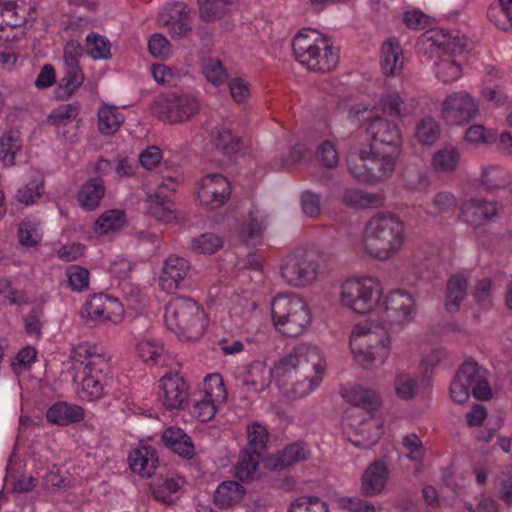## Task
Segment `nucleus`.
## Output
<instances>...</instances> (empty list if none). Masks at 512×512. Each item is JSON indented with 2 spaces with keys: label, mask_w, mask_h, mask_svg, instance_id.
Listing matches in <instances>:
<instances>
[{
  "label": "nucleus",
  "mask_w": 512,
  "mask_h": 512,
  "mask_svg": "<svg viewBox=\"0 0 512 512\" xmlns=\"http://www.w3.org/2000/svg\"><path fill=\"white\" fill-rule=\"evenodd\" d=\"M227 85L231 98L238 104L246 103L252 95V86L249 81L243 77H232L228 79Z\"/></svg>",
  "instance_id": "63"
},
{
  "label": "nucleus",
  "mask_w": 512,
  "mask_h": 512,
  "mask_svg": "<svg viewBox=\"0 0 512 512\" xmlns=\"http://www.w3.org/2000/svg\"><path fill=\"white\" fill-rule=\"evenodd\" d=\"M231 191L230 181L221 173L205 174L195 186L199 204L209 210H215L225 205L231 196Z\"/></svg>",
  "instance_id": "14"
},
{
  "label": "nucleus",
  "mask_w": 512,
  "mask_h": 512,
  "mask_svg": "<svg viewBox=\"0 0 512 512\" xmlns=\"http://www.w3.org/2000/svg\"><path fill=\"white\" fill-rule=\"evenodd\" d=\"M43 187V178L33 171L29 182L17 190L15 199L26 206L32 205L40 198Z\"/></svg>",
  "instance_id": "47"
},
{
  "label": "nucleus",
  "mask_w": 512,
  "mask_h": 512,
  "mask_svg": "<svg viewBox=\"0 0 512 512\" xmlns=\"http://www.w3.org/2000/svg\"><path fill=\"white\" fill-rule=\"evenodd\" d=\"M343 433L356 447L370 448L383 434L381 420L361 411L349 412L342 422Z\"/></svg>",
  "instance_id": "11"
},
{
  "label": "nucleus",
  "mask_w": 512,
  "mask_h": 512,
  "mask_svg": "<svg viewBox=\"0 0 512 512\" xmlns=\"http://www.w3.org/2000/svg\"><path fill=\"white\" fill-rule=\"evenodd\" d=\"M126 214L121 209H111L103 212L95 221L94 233L97 236L113 234L126 224Z\"/></svg>",
  "instance_id": "39"
},
{
  "label": "nucleus",
  "mask_w": 512,
  "mask_h": 512,
  "mask_svg": "<svg viewBox=\"0 0 512 512\" xmlns=\"http://www.w3.org/2000/svg\"><path fill=\"white\" fill-rule=\"evenodd\" d=\"M188 384L178 373L165 374L159 380V399L167 410L181 409L188 399Z\"/></svg>",
  "instance_id": "18"
},
{
  "label": "nucleus",
  "mask_w": 512,
  "mask_h": 512,
  "mask_svg": "<svg viewBox=\"0 0 512 512\" xmlns=\"http://www.w3.org/2000/svg\"><path fill=\"white\" fill-rule=\"evenodd\" d=\"M440 136V126L431 116L421 118L415 124L414 140L423 146H432Z\"/></svg>",
  "instance_id": "43"
},
{
  "label": "nucleus",
  "mask_w": 512,
  "mask_h": 512,
  "mask_svg": "<svg viewBox=\"0 0 512 512\" xmlns=\"http://www.w3.org/2000/svg\"><path fill=\"white\" fill-rule=\"evenodd\" d=\"M202 396L220 405L226 402L227 391L220 374L214 373L205 377Z\"/></svg>",
  "instance_id": "53"
},
{
  "label": "nucleus",
  "mask_w": 512,
  "mask_h": 512,
  "mask_svg": "<svg viewBox=\"0 0 512 512\" xmlns=\"http://www.w3.org/2000/svg\"><path fill=\"white\" fill-rule=\"evenodd\" d=\"M406 239L404 221L393 212L380 211L365 223L359 248L372 259L386 261L402 250Z\"/></svg>",
  "instance_id": "3"
},
{
  "label": "nucleus",
  "mask_w": 512,
  "mask_h": 512,
  "mask_svg": "<svg viewBox=\"0 0 512 512\" xmlns=\"http://www.w3.org/2000/svg\"><path fill=\"white\" fill-rule=\"evenodd\" d=\"M162 440L167 447L182 457L191 458L194 455L191 438L180 428H167L162 434Z\"/></svg>",
  "instance_id": "37"
},
{
  "label": "nucleus",
  "mask_w": 512,
  "mask_h": 512,
  "mask_svg": "<svg viewBox=\"0 0 512 512\" xmlns=\"http://www.w3.org/2000/svg\"><path fill=\"white\" fill-rule=\"evenodd\" d=\"M459 218L472 227H479L496 216L494 203L478 199L463 200L459 207Z\"/></svg>",
  "instance_id": "22"
},
{
  "label": "nucleus",
  "mask_w": 512,
  "mask_h": 512,
  "mask_svg": "<svg viewBox=\"0 0 512 512\" xmlns=\"http://www.w3.org/2000/svg\"><path fill=\"white\" fill-rule=\"evenodd\" d=\"M84 416L85 413L81 406L67 402L54 403L46 412L47 421L59 426L78 423L84 419Z\"/></svg>",
  "instance_id": "30"
},
{
  "label": "nucleus",
  "mask_w": 512,
  "mask_h": 512,
  "mask_svg": "<svg viewBox=\"0 0 512 512\" xmlns=\"http://www.w3.org/2000/svg\"><path fill=\"white\" fill-rule=\"evenodd\" d=\"M86 51L95 60H107L112 56L110 41L105 36L94 32L86 37Z\"/></svg>",
  "instance_id": "52"
},
{
  "label": "nucleus",
  "mask_w": 512,
  "mask_h": 512,
  "mask_svg": "<svg viewBox=\"0 0 512 512\" xmlns=\"http://www.w3.org/2000/svg\"><path fill=\"white\" fill-rule=\"evenodd\" d=\"M342 202L353 208H378L384 205V197L380 193L365 192L360 189H345Z\"/></svg>",
  "instance_id": "36"
},
{
  "label": "nucleus",
  "mask_w": 512,
  "mask_h": 512,
  "mask_svg": "<svg viewBox=\"0 0 512 512\" xmlns=\"http://www.w3.org/2000/svg\"><path fill=\"white\" fill-rule=\"evenodd\" d=\"M476 375L477 363L472 360L465 361L450 384V398L454 403L463 404L469 399Z\"/></svg>",
  "instance_id": "26"
},
{
  "label": "nucleus",
  "mask_w": 512,
  "mask_h": 512,
  "mask_svg": "<svg viewBox=\"0 0 512 512\" xmlns=\"http://www.w3.org/2000/svg\"><path fill=\"white\" fill-rule=\"evenodd\" d=\"M269 215L264 210L254 209L250 212L247 223L239 233L241 241L249 246L262 244L264 232L268 225Z\"/></svg>",
  "instance_id": "27"
},
{
  "label": "nucleus",
  "mask_w": 512,
  "mask_h": 512,
  "mask_svg": "<svg viewBox=\"0 0 512 512\" xmlns=\"http://www.w3.org/2000/svg\"><path fill=\"white\" fill-rule=\"evenodd\" d=\"M417 306L412 294L404 290L385 292L376 318L353 325L349 348L354 360L364 368L382 366L392 351L391 329L415 320Z\"/></svg>",
  "instance_id": "1"
},
{
  "label": "nucleus",
  "mask_w": 512,
  "mask_h": 512,
  "mask_svg": "<svg viewBox=\"0 0 512 512\" xmlns=\"http://www.w3.org/2000/svg\"><path fill=\"white\" fill-rule=\"evenodd\" d=\"M487 17L491 23L501 30L512 27V18L501 0L489 6Z\"/></svg>",
  "instance_id": "64"
},
{
  "label": "nucleus",
  "mask_w": 512,
  "mask_h": 512,
  "mask_svg": "<svg viewBox=\"0 0 512 512\" xmlns=\"http://www.w3.org/2000/svg\"><path fill=\"white\" fill-rule=\"evenodd\" d=\"M272 375L265 362L253 361L238 371L237 378L249 391L258 393L268 387Z\"/></svg>",
  "instance_id": "25"
},
{
  "label": "nucleus",
  "mask_w": 512,
  "mask_h": 512,
  "mask_svg": "<svg viewBox=\"0 0 512 512\" xmlns=\"http://www.w3.org/2000/svg\"><path fill=\"white\" fill-rule=\"evenodd\" d=\"M287 512H331L329 505L316 496H302L293 501Z\"/></svg>",
  "instance_id": "58"
},
{
  "label": "nucleus",
  "mask_w": 512,
  "mask_h": 512,
  "mask_svg": "<svg viewBox=\"0 0 512 512\" xmlns=\"http://www.w3.org/2000/svg\"><path fill=\"white\" fill-rule=\"evenodd\" d=\"M148 213L163 223H172L176 219L175 207L168 195H161V190H155L147 196Z\"/></svg>",
  "instance_id": "33"
},
{
  "label": "nucleus",
  "mask_w": 512,
  "mask_h": 512,
  "mask_svg": "<svg viewBox=\"0 0 512 512\" xmlns=\"http://www.w3.org/2000/svg\"><path fill=\"white\" fill-rule=\"evenodd\" d=\"M510 181L509 172L499 166L484 168L481 176V183L489 190L504 188L510 184Z\"/></svg>",
  "instance_id": "55"
},
{
  "label": "nucleus",
  "mask_w": 512,
  "mask_h": 512,
  "mask_svg": "<svg viewBox=\"0 0 512 512\" xmlns=\"http://www.w3.org/2000/svg\"><path fill=\"white\" fill-rule=\"evenodd\" d=\"M222 246V238L214 233H204L191 241V249L200 254H213Z\"/></svg>",
  "instance_id": "60"
},
{
  "label": "nucleus",
  "mask_w": 512,
  "mask_h": 512,
  "mask_svg": "<svg viewBox=\"0 0 512 512\" xmlns=\"http://www.w3.org/2000/svg\"><path fill=\"white\" fill-rule=\"evenodd\" d=\"M310 457V450L304 443H293L287 445L282 451L268 455L263 458L264 467L271 470L285 469L293 464L307 460Z\"/></svg>",
  "instance_id": "24"
},
{
  "label": "nucleus",
  "mask_w": 512,
  "mask_h": 512,
  "mask_svg": "<svg viewBox=\"0 0 512 512\" xmlns=\"http://www.w3.org/2000/svg\"><path fill=\"white\" fill-rule=\"evenodd\" d=\"M345 400L357 407H368L378 402V395L374 390L359 385H350L342 390Z\"/></svg>",
  "instance_id": "48"
},
{
  "label": "nucleus",
  "mask_w": 512,
  "mask_h": 512,
  "mask_svg": "<svg viewBox=\"0 0 512 512\" xmlns=\"http://www.w3.org/2000/svg\"><path fill=\"white\" fill-rule=\"evenodd\" d=\"M164 322L182 341H197L206 332L209 319L204 308L194 299H171L164 312Z\"/></svg>",
  "instance_id": "6"
},
{
  "label": "nucleus",
  "mask_w": 512,
  "mask_h": 512,
  "mask_svg": "<svg viewBox=\"0 0 512 512\" xmlns=\"http://www.w3.org/2000/svg\"><path fill=\"white\" fill-rule=\"evenodd\" d=\"M292 47L299 63L312 71L329 72L338 63V51L328 38L316 30L300 31L295 36Z\"/></svg>",
  "instance_id": "7"
},
{
  "label": "nucleus",
  "mask_w": 512,
  "mask_h": 512,
  "mask_svg": "<svg viewBox=\"0 0 512 512\" xmlns=\"http://www.w3.org/2000/svg\"><path fill=\"white\" fill-rule=\"evenodd\" d=\"M246 432L247 447L245 450L261 455L265 451L269 440L267 427L260 422H252L247 425Z\"/></svg>",
  "instance_id": "49"
},
{
  "label": "nucleus",
  "mask_w": 512,
  "mask_h": 512,
  "mask_svg": "<svg viewBox=\"0 0 512 512\" xmlns=\"http://www.w3.org/2000/svg\"><path fill=\"white\" fill-rule=\"evenodd\" d=\"M71 361L78 397L85 401L101 399L111 375L110 355L97 344L83 342L72 349Z\"/></svg>",
  "instance_id": "2"
},
{
  "label": "nucleus",
  "mask_w": 512,
  "mask_h": 512,
  "mask_svg": "<svg viewBox=\"0 0 512 512\" xmlns=\"http://www.w3.org/2000/svg\"><path fill=\"white\" fill-rule=\"evenodd\" d=\"M323 257L317 250H298L286 255L280 265L282 279L295 288L313 285L321 277Z\"/></svg>",
  "instance_id": "10"
},
{
  "label": "nucleus",
  "mask_w": 512,
  "mask_h": 512,
  "mask_svg": "<svg viewBox=\"0 0 512 512\" xmlns=\"http://www.w3.org/2000/svg\"><path fill=\"white\" fill-rule=\"evenodd\" d=\"M136 352L145 363H155L164 353L162 343L150 337L140 339L136 344Z\"/></svg>",
  "instance_id": "56"
},
{
  "label": "nucleus",
  "mask_w": 512,
  "mask_h": 512,
  "mask_svg": "<svg viewBox=\"0 0 512 512\" xmlns=\"http://www.w3.org/2000/svg\"><path fill=\"white\" fill-rule=\"evenodd\" d=\"M430 39L438 47L439 54H449L451 57L462 58L468 41L458 32L435 31Z\"/></svg>",
  "instance_id": "32"
},
{
  "label": "nucleus",
  "mask_w": 512,
  "mask_h": 512,
  "mask_svg": "<svg viewBox=\"0 0 512 512\" xmlns=\"http://www.w3.org/2000/svg\"><path fill=\"white\" fill-rule=\"evenodd\" d=\"M384 287L372 275H352L344 279L338 291L340 307L356 316L376 318L383 298Z\"/></svg>",
  "instance_id": "5"
},
{
  "label": "nucleus",
  "mask_w": 512,
  "mask_h": 512,
  "mask_svg": "<svg viewBox=\"0 0 512 512\" xmlns=\"http://www.w3.org/2000/svg\"><path fill=\"white\" fill-rule=\"evenodd\" d=\"M104 184L99 178L91 179L84 183L77 195L79 205L85 210L95 209L104 196Z\"/></svg>",
  "instance_id": "41"
},
{
  "label": "nucleus",
  "mask_w": 512,
  "mask_h": 512,
  "mask_svg": "<svg viewBox=\"0 0 512 512\" xmlns=\"http://www.w3.org/2000/svg\"><path fill=\"white\" fill-rule=\"evenodd\" d=\"M393 387L396 396L405 401L414 399L419 391L417 379L406 372H399L395 375Z\"/></svg>",
  "instance_id": "50"
},
{
  "label": "nucleus",
  "mask_w": 512,
  "mask_h": 512,
  "mask_svg": "<svg viewBox=\"0 0 512 512\" xmlns=\"http://www.w3.org/2000/svg\"><path fill=\"white\" fill-rule=\"evenodd\" d=\"M201 71L205 79L214 86H220L227 80L226 70L217 59L203 61Z\"/></svg>",
  "instance_id": "62"
},
{
  "label": "nucleus",
  "mask_w": 512,
  "mask_h": 512,
  "mask_svg": "<svg viewBox=\"0 0 512 512\" xmlns=\"http://www.w3.org/2000/svg\"><path fill=\"white\" fill-rule=\"evenodd\" d=\"M311 373L301 374L288 382L286 388H279L280 391L287 397L297 399L308 396L312 393L321 383L323 374H315L311 377Z\"/></svg>",
  "instance_id": "35"
},
{
  "label": "nucleus",
  "mask_w": 512,
  "mask_h": 512,
  "mask_svg": "<svg viewBox=\"0 0 512 512\" xmlns=\"http://www.w3.org/2000/svg\"><path fill=\"white\" fill-rule=\"evenodd\" d=\"M191 273L190 262L178 255H170L164 261L158 278L159 289L172 294L182 287Z\"/></svg>",
  "instance_id": "17"
},
{
  "label": "nucleus",
  "mask_w": 512,
  "mask_h": 512,
  "mask_svg": "<svg viewBox=\"0 0 512 512\" xmlns=\"http://www.w3.org/2000/svg\"><path fill=\"white\" fill-rule=\"evenodd\" d=\"M68 286L74 292H83L89 288V271L78 265H70L66 269Z\"/></svg>",
  "instance_id": "61"
},
{
  "label": "nucleus",
  "mask_w": 512,
  "mask_h": 512,
  "mask_svg": "<svg viewBox=\"0 0 512 512\" xmlns=\"http://www.w3.org/2000/svg\"><path fill=\"white\" fill-rule=\"evenodd\" d=\"M185 481L182 477L176 475L163 479L153 487L155 498L164 503L172 501V495L176 494L183 486Z\"/></svg>",
  "instance_id": "57"
},
{
  "label": "nucleus",
  "mask_w": 512,
  "mask_h": 512,
  "mask_svg": "<svg viewBox=\"0 0 512 512\" xmlns=\"http://www.w3.org/2000/svg\"><path fill=\"white\" fill-rule=\"evenodd\" d=\"M81 315L94 324H118L124 316V307L118 299L106 294L91 295L81 309Z\"/></svg>",
  "instance_id": "15"
},
{
  "label": "nucleus",
  "mask_w": 512,
  "mask_h": 512,
  "mask_svg": "<svg viewBox=\"0 0 512 512\" xmlns=\"http://www.w3.org/2000/svg\"><path fill=\"white\" fill-rule=\"evenodd\" d=\"M350 122L364 128L371 140V147L399 156L403 146V136L399 125L380 113H374L370 105L355 103L347 108Z\"/></svg>",
  "instance_id": "4"
},
{
  "label": "nucleus",
  "mask_w": 512,
  "mask_h": 512,
  "mask_svg": "<svg viewBox=\"0 0 512 512\" xmlns=\"http://www.w3.org/2000/svg\"><path fill=\"white\" fill-rule=\"evenodd\" d=\"M98 129L105 136L114 135L125 121L124 114L118 107L103 104L98 109Z\"/></svg>",
  "instance_id": "38"
},
{
  "label": "nucleus",
  "mask_w": 512,
  "mask_h": 512,
  "mask_svg": "<svg viewBox=\"0 0 512 512\" xmlns=\"http://www.w3.org/2000/svg\"><path fill=\"white\" fill-rule=\"evenodd\" d=\"M130 469L143 478L151 477L158 466V457L153 447L144 445L129 455Z\"/></svg>",
  "instance_id": "28"
},
{
  "label": "nucleus",
  "mask_w": 512,
  "mask_h": 512,
  "mask_svg": "<svg viewBox=\"0 0 512 512\" xmlns=\"http://www.w3.org/2000/svg\"><path fill=\"white\" fill-rule=\"evenodd\" d=\"M30 18H33L30 0H0V30L22 27Z\"/></svg>",
  "instance_id": "21"
},
{
  "label": "nucleus",
  "mask_w": 512,
  "mask_h": 512,
  "mask_svg": "<svg viewBox=\"0 0 512 512\" xmlns=\"http://www.w3.org/2000/svg\"><path fill=\"white\" fill-rule=\"evenodd\" d=\"M460 163V153L457 148L447 146L435 151L431 158V166L436 172L447 173L456 170Z\"/></svg>",
  "instance_id": "44"
},
{
  "label": "nucleus",
  "mask_w": 512,
  "mask_h": 512,
  "mask_svg": "<svg viewBox=\"0 0 512 512\" xmlns=\"http://www.w3.org/2000/svg\"><path fill=\"white\" fill-rule=\"evenodd\" d=\"M275 329L287 337L304 334L312 322L311 310L306 300L297 293L280 294L271 303Z\"/></svg>",
  "instance_id": "8"
},
{
  "label": "nucleus",
  "mask_w": 512,
  "mask_h": 512,
  "mask_svg": "<svg viewBox=\"0 0 512 512\" xmlns=\"http://www.w3.org/2000/svg\"><path fill=\"white\" fill-rule=\"evenodd\" d=\"M245 494V489L234 481H225L221 483L214 495L216 505L221 508H228L239 503Z\"/></svg>",
  "instance_id": "42"
},
{
  "label": "nucleus",
  "mask_w": 512,
  "mask_h": 512,
  "mask_svg": "<svg viewBox=\"0 0 512 512\" xmlns=\"http://www.w3.org/2000/svg\"><path fill=\"white\" fill-rule=\"evenodd\" d=\"M326 360L321 350L311 344L302 343L288 355L275 363L272 370L278 388H286L288 382L301 374H324Z\"/></svg>",
  "instance_id": "9"
},
{
  "label": "nucleus",
  "mask_w": 512,
  "mask_h": 512,
  "mask_svg": "<svg viewBox=\"0 0 512 512\" xmlns=\"http://www.w3.org/2000/svg\"><path fill=\"white\" fill-rule=\"evenodd\" d=\"M434 74L443 83L459 80L463 75V59L449 54H438L434 62Z\"/></svg>",
  "instance_id": "34"
},
{
  "label": "nucleus",
  "mask_w": 512,
  "mask_h": 512,
  "mask_svg": "<svg viewBox=\"0 0 512 512\" xmlns=\"http://www.w3.org/2000/svg\"><path fill=\"white\" fill-rule=\"evenodd\" d=\"M78 108L74 105H62L55 109L49 116V120L56 128L59 135L67 140H72L77 128L76 119Z\"/></svg>",
  "instance_id": "29"
},
{
  "label": "nucleus",
  "mask_w": 512,
  "mask_h": 512,
  "mask_svg": "<svg viewBox=\"0 0 512 512\" xmlns=\"http://www.w3.org/2000/svg\"><path fill=\"white\" fill-rule=\"evenodd\" d=\"M373 164L364 167L362 159L357 157L351 164V175L362 183H376L389 178L394 172L399 156L386 151L373 149Z\"/></svg>",
  "instance_id": "16"
},
{
  "label": "nucleus",
  "mask_w": 512,
  "mask_h": 512,
  "mask_svg": "<svg viewBox=\"0 0 512 512\" xmlns=\"http://www.w3.org/2000/svg\"><path fill=\"white\" fill-rule=\"evenodd\" d=\"M189 10L183 3L169 4L161 9L158 14V22L169 27L173 37H183L190 31L187 22Z\"/></svg>",
  "instance_id": "23"
},
{
  "label": "nucleus",
  "mask_w": 512,
  "mask_h": 512,
  "mask_svg": "<svg viewBox=\"0 0 512 512\" xmlns=\"http://www.w3.org/2000/svg\"><path fill=\"white\" fill-rule=\"evenodd\" d=\"M22 141L16 132H7L0 138V162L6 168L15 165L16 154L20 151Z\"/></svg>",
  "instance_id": "45"
},
{
  "label": "nucleus",
  "mask_w": 512,
  "mask_h": 512,
  "mask_svg": "<svg viewBox=\"0 0 512 512\" xmlns=\"http://www.w3.org/2000/svg\"><path fill=\"white\" fill-rule=\"evenodd\" d=\"M381 69L386 76H396L404 67V55L399 42L391 38L381 48Z\"/></svg>",
  "instance_id": "31"
},
{
  "label": "nucleus",
  "mask_w": 512,
  "mask_h": 512,
  "mask_svg": "<svg viewBox=\"0 0 512 512\" xmlns=\"http://www.w3.org/2000/svg\"><path fill=\"white\" fill-rule=\"evenodd\" d=\"M84 74L81 68L65 69L64 76L57 88L60 98H68L73 95L83 84Z\"/></svg>",
  "instance_id": "54"
},
{
  "label": "nucleus",
  "mask_w": 512,
  "mask_h": 512,
  "mask_svg": "<svg viewBox=\"0 0 512 512\" xmlns=\"http://www.w3.org/2000/svg\"><path fill=\"white\" fill-rule=\"evenodd\" d=\"M17 235L22 246L35 247L41 242L43 233L37 220L25 218L18 225Z\"/></svg>",
  "instance_id": "46"
},
{
  "label": "nucleus",
  "mask_w": 512,
  "mask_h": 512,
  "mask_svg": "<svg viewBox=\"0 0 512 512\" xmlns=\"http://www.w3.org/2000/svg\"><path fill=\"white\" fill-rule=\"evenodd\" d=\"M370 109H374V113L381 112L399 119L409 116L414 111L409 100L397 90H389L377 95Z\"/></svg>",
  "instance_id": "19"
},
{
  "label": "nucleus",
  "mask_w": 512,
  "mask_h": 512,
  "mask_svg": "<svg viewBox=\"0 0 512 512\" xmlns=\"http://www.w3.org/2000/svg\"><path fill=\"white\" fill-rule=\"evenodd\" d=\"M260 454L244 450L235 466V476L243 482L252 481L257 472Z\"/></svg>",
  "instance_id": "51"
},
{
  "label": "nucleus",
  "mask_w": 512,
  "mask_h": 512,
  "mask_svg": "<svg viewBox=\"0 0 512 512\" xmlns=\"http://www.w3.org/2000/svg\"><path fill=\"white\" fill-rule=\"evenodd\" d=\"M214 142L219 150L225 153H235L240 149V137L226 126H220L215 130Z\"/></svg>",
  "instance_id": "59"
},
{
  "label": "nucleus",
  "mask_w": 512,
  "mask_h": 512,
  "mask_svg": "<svg viewBox=\"0 0 512 512\" xmlns=\"http://www.w3.org/2000/svg\"><path fill=\"white\" fill-rule=\"evenodd\" d=\"M198 111V99L188 95L160 96L152 106V113L168 123H181L193 117Z\"/></svg>",
  "instance_id": "13"
},
{
  "label": "nucleus",
  "mask_w": 512,
  "mask_h": 512,
  "mask_svg": "<svg viewBox=\"0 0 512 512\" xmlns=\"http://www.w3.org/2000/svg\"><path fill=\"white\" fill-rule=\"evenodd\" d=\"M467 288L468 280L464 276L457 274L450 277L445 299V308L449 313H455L459 310L466 297Z\"/></svg>",
  "instance_id": "40"
},
{
  "label": "nucleus",
  "mask_w": 512,
  "mask_h": 512,
  "mask_svg": "<svg viewBox=\"0 0 512 512\" xmlns=\"http://www.w3.org/2000/svg\"><path fill=\"white\" fill-rule=\"evenodd\" d=\"M388 465L382 460H376L368 465L360 479V492L367 497L380 495L389 481Z\"/></svg>",
  "instance_id": "20"
},
{
  "label": "nucleus",
  "mask_w": 512,
  "mask_h": 512,
  "mask_svg": "<svg viewBox=\"0 0 512 512\" xmlns=\"http://www.w3.org/2000/svg\"><path fill=\"white\" fill-rule=\"evenodd\" d=\"M480 104L476 97L466 90L447 94L441 102L440 116L451 126H462L477 118Z\"/></svg>",
  "instance_id": "12"
}]
</instances>
